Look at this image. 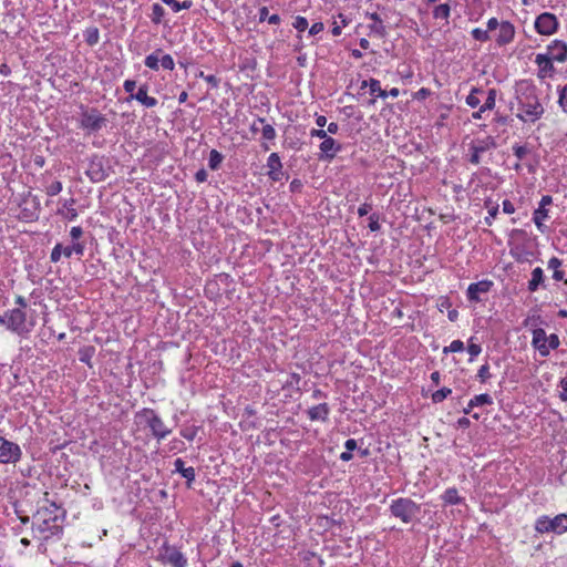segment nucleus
Returning a JSON list of instances; mask_svg holds the SVG:
<instances>
[{
  "instance_id": "11",
  "label": "nucleus",
  "mask_w": 567,
  "mask_h": 567,
  "mask_svg": "<svg viewBox=\"0 0 567 567\" xmlns=\"http://www.w3.org/2000/svg\"><path fill=\"white\" fill-rule=\"evenodd\" d=\"M494 147H496V143L494 138L491 136L474 142L471 145L472 154L470 157V162L474 165H478L481 162V154Z\"/></svg>"
},
{
  "instance_id": "63",
  "label": "nucleus",
  "mask_w": 567,
  "mask_h": 567,
  "mask_svg": "<svg viewBox=\"0 0 567 567\" xmlns=\"http://www.w3.org/2000/svg\"><path fill=\"white\" fill-rule=\"evenodd\" d=\"M165 4L169 6L174 12L179 11V2L176 0H162Z\"/></svg>"
},
{
  "instance_id": "16",
  "label": "nucleus",
  "mask_w": 567,
  "mask_h": 567,
  "mask_svg": "<svg viewBox=\"0 0 567 567\" xmlns=\"http://www.w3.org/2000/svg\"><path fill=\"white\" fill-rule=\"evenodd\" d=\"M532 343L539 351L540 355L547 357L549 354V347H547V336L544 329L538 328L533 331Z\"/></svg>"
},
{
  "instance_id": "53",
  "label": "nucleus",
  "mask_w": 567,
  "mask_h": 567,
  "mask_svg": "<svg viewBox=\"0 0 567 567\" xmlns=\"http://www.w3.org/2000/svg\"><path fill=\"white\" fill-rule=\"evenodd\" d=\"M123 87L125 92L130 93L131 95L135 94L134 90L136 87V82L134 80H126L123 84Z\"/></svg>"
},
{
  "instance_id": "46",
  "label": "nucleus",
  "mask_w": 567,
  "mask_h": 567,
  "mask_svg": "<svg viewBox=\"0 0 567 567\" xmlns=\"http://www.w3.org/2000/svg\"><path fill=\"white\" fill-rule=\"evenodd\" d=\"M198 427L190 426L181 431V435L188 441H193L197 434Z\"/></svg>"
},
{
  "instance_id": "43",
  "label": "nucleus",
  "mask_w": 567,
  "mask_h": 567,
  "mask_svg": "<svg viewBox=\"0 0 567 567\" xmlns=\"http://www.w3.org/2000/svg\"><path fill=\"white\" fill-rule=\"evenodd\" d=\"M62 190V183L59 181L53 182L47 187V195L55 196Z\"/></svg>"
},
{
  "instance_id": "20",
  "label": "nucleus",
  "mask_w": 567,
  "mask_h": 567,
  "mask_svg": "<svg viewBox=\"0 0 567 567\" xmlns=\"http://www.w3.org/2000/svg\"><path fill=\"white\" fill-rule=\"evenodd\" d=\"M147 85L143 84L138 87V91L135 94L131 95V99H135L138 101L142 105L146 107H154L157 105V100L153 96L147 95Z\"/></svg>"
},
{
  "instance_id": "7",
  "label": "nucleus",
  "mask_w": 567,
  "mask_h": 567,
  "mask_svg": "<svg viewBox=\"0 0 567 567\" xmlns=\"http://www.w3.org/2000/svg\"><path fill=\"white\" fill-rule=\"evenodd\" d=\"M22 456L21 447L3 436H0V463L16 464Z\"/></svg>"
},
{
  "instance_id": "47",
  "label": "nucleus",
  "mask_w": 567,
  "mask_h": 567,
  "mask_svg": "<svg viewBox=\"0 0 567 567\" xmlns=\"http://www.w3.org/2000/svg\"><path fill=\"white\" fill-rule=\"evenodd\" d=\"M477 378L480 379L481 382H485L486 380H488L491 378L488 364H483L478 369Z\"/></svg>"
},
{
  "instance_id": "44",
  "label": "nucleus",
  "mask_w": 567,
  "mask_h": 567,
  "mask_svg": "<svg viewBox=\"0 0 567 567\" xmlns=\"http://www.w3.org/2000/svg\"><path fill=\"white\" fill-rule=\"evenodd\" d=\"M292 25L298 31H305L308 28V20L305 17L298 16Z\"/></svg>"
},
{
  "instance_id": "21",
  "label": "nucleus",
  "mask_w": 567,
  "mask_h": 567,
  "mask_svg": "<svg viewBox=\"0 0 567 567\" xmlns=\"http://www.w3.org/2000/svg\"><path fill=\"white\" fill-rule=\"evenodd\" d=\"M174 466L175 471L186 478L187 486L190 487L192 482L195 481V468L192 466L185 467V462L182 458H176Z\"/></svg>"
},
{
  "instance_id": "40",
  "label": "nucleus",
  "mask_w": 567,
  "mask_h": 567,
  "mask_svg": "<svg viewBox=\"0 0 567 567\" xmlns=\"http://www.w3.org/2000/svg\"><path fill=\"white\" fill-rule=\"evenodd\" d=\"M472 37L476 41H481V42H485V41L489 40L488 31L480 29V28H476V29L472 30Z\"/></svg>"
},
{
  "instance_id": "49",
  "label": "nucleus",
  "mask_w": 567,
  "mask_h": 567,
  "mask_svg": "<svg viewBox=\"0 0 567 567\" xmlns=\"http://www.w3.org/2000/svg\"><path fill=\"white\" fill-rule=\"evenodd\" d=\"M369 228L371 231H378L380 229L379 217L377 215L370 216Z\"/></svg>"
},
{
  "instance_id": "55",
  "label": "nucleus",
  "mask_w": 567,
  "mask_h": 567,
  "mask_svg": "<svg viewBox=\"0 0 567 567\" xmlns=\"http://www.w3.org/2000/svg\"><path fill=\"white\" fill-rule=\"evenodd\" d=\"M560 386H561V392L559 394V398L561 401L566 402L567 401V378H564L560 380Z\"/></svg>"
},
{
  "instance_id": "5",
  "label": "nucleus",
  "mask_w": 567,
  "mask_h": 567,
  "mask_svg": "<svg viewBox=\"0 0 567 567\" xmlns=\"http://www.w3.org/2000/svg\"><path fill=\"white\" fill-rule=\"evenodd\" d=\"M535 529L540 534H563L567 530V514H559L553 518L548 516H540L535 523Z\"/></svg>"
},
{
  "instance_id": "17",
  "label": "nucleus",
  "mask_w": 567,
  "mask_h": 567,
  "mask_svg": "<svg viewBox=\"0 0 567 567\" xmlns=\"http://www.w3.org/2000/svg\"><path fill=\"white\" fill-rule=\"evenodd\" d=\"M515 28L508 21H503L499 24V32L496 39L498 45H505L511 43L514 40Z\"/></svg>"
},
{
  "instance_id": "15",
  "label": "nucleus",
  "mask_w": 567,
  "mask_h": 567,
  "mask_svg": "<svg viewBox=\"0 0 567 567\" xmlns=\"http://www.w3.org/2000/svg\"><path fill=\"white\" fill-rule=\"evenodd\" d=\"M268 175L272 181H280L282 177V164L277 153H271L267 159Z\"/></svg>"
},
{
  "instance_id": "60",
  "label": "nucleus",
  "mask_w": 567,
  "mask_h": 567,
  "mask_svg": "<svg viewBox=\"0 0 567 567\" xmlns=\"http://www.w3.org/2000/svg\"><path fill=\"white\" fill-rule=\"evenodd\" d=\"M310 135H311L312 137H319V138H321V140H326V138L328 137L327 131L321 130V128H320V130H312V131L310 132Z\"/></svg>"
},
{
  "instance_id": "13",
  "label": "nucleus",
  "mask_w": 567,
  "mask_h": 567,
  "mask_svg": "<svg viewBox=\"0 0 567 567\" xmlns=\"http://www.w3.org/2000/svg\"><path fill=\"white\" fill-rule=\"evenodd\" d=\"M548 58L553 61L565 62L567 60V44L563 41L555 40L548 45Z\"/></svg>"
},
{
  "instance_id": "14",
  "label": "nucleus",
  "mask_w": 567,
  "mask_h": 567,
  "mask_svg": "<svg viewBox=\"0 0 567 567\" xmlns=\"http://www.w3.org/2000/svg\"><path fill=\"white\" fill-rule=\"evenodd\" d=\"M535 63L539 68L538 75L542 79H545L547 76H551L555 72V68L553 64V60L548 58L547 54H537L535 59Z\"/></svg>"
},
{
  "instance_id": "37",
  "label": "nucleus",
  "mask_w": 567,
  "mask_h": 567,
  "mask_svg": "<svg viewBox=\"0 0 567 567\" xmlns=\"http://www.w3.org/2000/svg\"><path fill=\"white\" fill-rule=\"evenodd\" d=\"M159 64L163 69L172 71L175 66L174 60L169 54H161Z\"/></svg>"
},
{
  "instance_id": "28",
  "label": "nucleus",
  "mask_w": 567,
  "mask_h": 567,
  "mask_svg": "<svg viewBox=\"0 0 567 567\" xmlns=\"http://www.w3.org/2000/svg\"><path fill=\"white\" fill-rule=\"evenodd\" d=\"M442 498L446 504L451 505L460 504L462 502V498L458 496L457 489L454 487L447 488L444 492Z\"/></svg>"
},
{
  "instance_id": "62",
  "label": "nucleus",
  "mask_w": 567,
  "mask_h": 567,
  "mask_svg": "<svg viewBox=\"0 0 567 567\" xmlns=\"http://www.w3.org/2000/svg\"><path fill=\"white\" fill-rule=\"evenodd\" d=\"M499 22L496 18H491L488 21H487V31H493L495 30L496 28H499Z\"/></svg>"
},
{
  "instance_id": "58",
  "label": "nucleus",
  "mask_w": 567,
  "mask_h": 567,
  "mask_svg": "<svg viewBox=\"0 0 567 567\" xmlns=\"http://www.w3.org/2000/svg\"><path fill=\"white\" fill-rule=\"evenodd\" d=\"M207 176H208L207 172H206L204 168H202V169H199V171L195 174V179H196V182H198V183H204V182H206V181H207Z\"/></svg>"
},
{
  "instance_id": "3",
  "label": "nucleus",
  "mask_w": 567,
  "mask_h": 567,
  "mask_svg": "<svg viewBox=\"0 0 567 567\" xmlns=\"http://www.w3.org/2000/svg\"><path fill=\"white\" fill-rule=\"evenodd\" d=\"M137 416L144 420L151 429L152 435L157 441L165 439L172 432V430L164 424L163 420L152 409L142 410Z\"/></svg>"
},
{
  "instance_id": "31",
  "label": "nucleus",
  "mask_w": 567,
  "mask_h": 567,
  "mask_svg": "<svg viewBox=\"0 0 567 567\" xmlns=\"http://www.w3.org/2000/svg\"><path fill=\"white\" fill-rule=\"evenodd\" d=\"M548 217V210L546 208H537L535 212H534V223L535 225L537 226V228L543 231V227H544V224H543V220L546 219Z\"/></svg>"
},
{
  "instance_id": "38",
  "label": "nucleus",
  "mask_w": 567,
  "mask_h": 567,
  "mask_svg": "<svg viewBox=\"0 0 567 567\" xmlns=\"http://www.w3.org/2000/svg\"><path fill=\"white\" fill-rule=\"evenodd\" d=\"M261 134L262 137L267 141H272L276 137V131L274 126L266 123L262 124Z\"/></svg>"
},
{
  "instance_id": "23",
  "label": "nucleus",
  "mask_w": 567,
  "mask_h": 567,
  "mask_svg": "<svg viewBox=\"0 0 567 567\" xmlns=\"http://www.w3.org/2000/svg\"><path fill=\"white\" fill-rule=\"evenodd\" d=\"M369 18L373 21V23L369 25L370 31L377 34L379 38H384L386 35V29L380 16L373 12L369 14Z\"/></svg>"
},
{
  "instance_id": "39",
  "label": "nucleus",
  "mask_w": 567,
  "mask_h": 567,
  "mask_svg": "<svg viewBox=\"0 0 567 567\" xmlns=\"http://www.w3.org/2000/svg\"><path fill=\"white\" fill-rule=\"evenodd\" d=\"M164 16V9L158 3H154L152 7V20L155 23H159Z\"/></svg>"
},
{
  "instance_id": "2",
  "label": "nucleus",
  "mask_w": 567,
  "mask_h": 567,
  "mask_svg": "<svg viewBox=\"0 0 567 567\" xmlns=\"http://www.w3.org/2000/svg\"><path fill=\"white\" fill-rule=\"evenodd\" d=\"M420 505H417L411 498L404 497L393 501L390 506L391 514L405 524L411 523L420 513Z\"/></svg>"
},
{
  "instance_id": "56",
  "label": "nucleus",
  "mask_w": 567,
  "mask_h": 567,
  "mask_svg": "<svg viewBox=\"0 0 567 567\" xmlns=\"http://www.w3.org/2000/svg\"><path fill=\"white\" fill-rule=\"evenodd\" d=\"M558 103L560 107L567 112V94L564 93V87L559 92V100Z\"/></svg>"
},
{
  "instance_id": "32",
  "label": "nucleus",
  "mask_w": 567,
  "mask_h": 567,
  "mask_svg": "<svg viewBox=\"0 0 567 567\" xmlns=\"http://www.w3.org/2000/svg\"><path fill=\"white\" fill-rule=\"evenodd\" d=\"M84 252V245L81 243H74L71 246H68L63 249V255L66 258H70L73 254H76L79 256H82Z\"/></svg>"
},
{
  "instance_id": "33",
  "label": "nucleus",
  "mask_w": 567,
  "mask_h": 567,
  "mask_svg": "<svg viewBox=\"0 0 567 567\" xmlns=\"http://www.w3.org/2000/svg\"><path fill=\"white\" fill-rule=\"evenodd\" d=\"M496 90H488L485 103L481 106V112L491 111L495 107Z\"/></svg>"
},
{
  "instance_id": "52",
  "label": "nucleus",
  "mask_w": 567,
  "mask_h": 567,
  "mask_svg": "<svg viewBox=\"0 0 567 567\" xmlns=\"http://www.w3.org/2000/svg\"><path fill=\"white\" fill-rule=\"evenodd\" d=\"M323 29H324V27H323L322 22H316L310 27L309 34L316 35V34L320 33L321 31H323Z\"/></svg>"
},
{
  "instance_id": "6",
  "label": "nucleus",
  "mask_w": 567,
  "mask_h": 567,
  "mask_svg": "<svg viewBox=\"0 0 567 567\" xmlns=\"http://www.w3.org/2000/svg\"><path fill=\"white\" fill-rule=\"evenodd\" d=\"M519 105L523 110L524 114H517V117L522 121L530 120L535 122L536 120L540 118L544 114V107L539 103L537 96L529 95L526 96L524 100L519 101Z\"/></svg>"
},
{
  "instance_id": "25",
  "label": "nucleus",
  "mask_w": 567,
  "mask_h": 567,
  "mask_svg": "<svg viewBox=\"0 0 567 567\" xmlns=\"http://www.w3.org/2000/svg\"><path fill=\"white\" fill-rule=\"evenodd\" d=\"M544 281V271L537 267L532 271V279L528 282V290L534 292L538 289V286Z\"/></svg>"
},
{
  "instance_id": "34",
  "label": "nucleus",
  "mask_w": 567,
  "mask_h": 567,
  "mask_svg": "<svg viewBox=\"0 0 567 567\" xmlns=\"http://www.w3.org/2000/svg\"><path fill=\"white\" fill-rule=\"evenodd\" d=\"M450 12H451V8L449 4H446V3L440 4V6L435 7V9L433 10V17L435 19L447 20L450 17Z\"/></svg>"
},
{
  "instance_id": "30",
  "label": "nucleus",
  "mask_w": 567,
  "mask_h": 567,
  "mask_svg": "<svg viewBox=\"0 0 567 567\" xmlns=\"http://www.w3.org/2000/svg\"><path fill=\"white\" fill-rule=\"evenodd\" d=\"M223 159H224V156L217 150H212L209 153V162H208L210 169H213V171L218 169Z\"/></svg>"
},
{
  "instance_id": "54",
  "label": "nucleus",
  "mask_w": 567,
  "mask_h": 567,
  "mask_svg": "<svg viewBox=\"0 0 567 567\" xmlns=\"http://www.w3.org/2000/svg\"><path fill=\"white\" fill-rule=\"evenodd\" d=\"M497 213H498V206H492L488 209V216L485 217V221L487 225H492V219H494L496 217Z\"/></svg>"
},
{
  "instance_id": "19",
  "label": "nucleus",
  "mask_w": 567,
  "mask_h": 567,
  "mask_svg": "<svg viewBox=\"0 0 567 567\" xmlns=\"http://www.w3.org/2000/svg\"><path fill=\"white\" fill-rule=\"evenodd\" d=\"M341 150V145L336 142L332 137L328 136L320 144V151L322 152V156L332 159L336 154Z\"/></svg>"
},
{
  "instance_id": "9",
  "label": "nucleus",
  "mask_w": 567,
  "mask_h": 567,
  "mask_svg": "<svg viewBox=\"0 0 567 567\" xmlns=\"http://www.w3.org/2000/svg\"><path fill=\"white\" fill-rule=\"evenodd\" d=\"M557 28L558 21L553 13L544 12L535 20V29L539 34L550 35L556 32Z\"/></svg>"
},
{
  "instance_id": "27",
  "label": "nucleus",
  "mask_w": 567,
  "mask_h": 567,
  "mask_svg": "<svg viewBox=\"0 0 567 567\" xmlns=\"http://www.w3.org/2000/svg\"><path fill=\"white\" fill-rule=\"evenodd\" d=\"M560 266H561V260L558 259L557 257H551L548 260V268L554 270L553 278L557 281H560L564 279V272L561 270H559Z\"/></svg>"
},
{
  "instance_id": "57",
  "label": "nucleus",
  "mask_w": 567,
  "mask_h": 567,
  "mask_svg": "<svg viewBox=\"0 0 567 567\" xmlns=\"http://www.w3.org/2000/svg\"><path fill=\"white\" fill-rule=\"evenodd\" d=\"M372 209V205L371 204H368V203H364L362 204L359 209H358V214L360 217L362 216H365L368 215Z\"/></svg>"
},
{
  "instance_id": "18",
  "label": "nucleus",
  "mask_w": 567,
  "mask_h": 567,
  "mask_svg": "<svg viewBox=\"0 0 567 567\" xmlns=\"http://www.w3.org/2000/svg\"><path fill=\"white\" fill-rule=\"evenodd\" d=\"M491 287L492 282L488 280L471 284L467 288V298L472 301H480V293L488 292Z\"/></svg>"
},
{
  "instance_id": "41",
  "label": "nucleus",
  "mask_w": 567,
  "mask_h": 567,
  "mask_svg": "<svg viewBox=\"0 0 567 567\" xmlns=\"http://www.w3.org/2000/svg\"><path fill=\"white\" fill-rule=\"evenodd\" d=\"M86 42L90 45H94L99 42V30L96 28L86 31Z\"/></svg>"
},
{
  "instance_id": "12",
  "label": "nucleus",
  "mask_w": 567,
  "mask_h": 567,
  "mask_svg": "<svg viewBox=\"0 0 567 567\" xmlns=\"http://www.w3.org/2000/svg\"><path fill=\"white\" fill-rule=\"evenodd\" d=\"M86 175L94 183L102 182L106 178L107 173L103 166L102 158L94 157L91 159L86 169Z\"/></svg>"
},
{
  "instance_id": "45",
  "label": "nucleus",
  "mask_w": 567,
  "mask_h": 567,
  "mask_svg": "<svg viewBox=\"0 0 567 567\" xmlns=\"http://www.w3.org/2000/svg\"><path fill=\"white\" fill-rule=\"evenodd\" d=\"M63 247L61 244H56L54 246V248L52 249L51 251V256H50V259L52 262H58L61 258V256L63 255Z\"/></svg>"
},
{
  "instance_id": "64",
  "label": "nucleus",
  "mask_w": 567,
  "mask_h": 567,
  "mask_svg": "<svg viewBox=\"0 0 567 567\" xmlns=\"http://www.w3.org/2000/svg\"><path fill=\"white\" fill-rule=\"evenodd\" d=\"M553 202L551 196L545 195L542 197L538 208H546L547 205H550Z\"/></svg>"
},
{
  "instance_id": "1",
  "label": "nucleus",
  "mask_w": 567,
  "mask_h": 567,
  "mask_svg": "<svg viewBox=\"0 0 567 567\" xmlns=\"http://www.w3.org/2000/svg\"><path fill=\"white\" fill-rule=\"evenodd\" d=\"M6 327L11 332L25 337L32 331L34 321L32 319L28 320L24 310L11 309L7 311Z\"/></svg>"
},
{
  "instance_id": "29",
  "label": "nucleus",
  "mask_w": 567,
  "mask_h": 567,
  "mask_svg": "<svg viewBox=\"0 0 567 567\" xmlns=\"http://www.w3.org/2000/svg\"><path fill=\"white\" fill-rule=\"evenodd\" d=\"M493 403V399L489 394H478L475 395L473 399L470 400V408L480 406V405H489Z\"/></svg>"
},
{
  "instance_id": "51",
  "label": "nucleus",
  "mask_w": 567,
  "mask_h": 567,
  "mask_svg": "<svg viewBox=\"0 0 567 567\" xmlns=\"http://www.w3.org/2000/svg\"><path fill=\"white\" fill-rule=\"evenodd\" d=\"M467 351L471 354V357L474 358V357H477L481 353L482 348H481L480 344L470 343L468 347H467Z\"/></svg>"
},
{
  "instance_id": "22",
  "label": "nucleus",
  "mask_w": 567,
  "mask_h": 567,
  "mask_svg": "<svg viewBox=\"0 0 567 567\" xmlns=\"http://www.w3.org/2000/svg\"><path fill=\"white\" fill-rule=\"evenodd\" d=\"M308 415L311 421H326L329 415V406L327 403H321L308 410Z\"/></svg>"
},
{
  "instance_id": "10",
  "label": "nucleus",
  "mask_w": 567,
  "mask_h": 567,
  "mask_svg": "<svg viewBox=\"0 0 567 567\" xmlns=\"http://www.w3.org/2000/svg\"><path fill=\"white\" fill-rule=\"evenodd\" d=\"M106 124V118L100 114L96 110H92L91 112H85L82 114L81 125L84 128H89L91 131H100Z\"/></svg>"
},
{
  "instance_id": "59",
  "label": "nucleus",
  "mask_w": 567,
  "mask_h": 567,
  "mask_svg": "<svg viewBox=\"0 0 567 567\" xmlns=\"http://www.w3.org/2000/svg\"><path fill=\"white\" fill-rule=\"evenodd\" d=\"M82 234H83V230L81 227L76 226V227L71 228L70 236L73 240L79 239L82 236Z\"/></svg>"
},
{
  "instance_id": "26",
  "label": "nucleus",
  "mask_w": 567,
  "mask_h": 567,
  "mask_svg": "<svg viewBox=\"0 0 567 567\" xmlns=\"http://www.w3.org/2000/svg\"><path fill=\"white\" fill-rule=\"evenodd\" d=\"M162 53L163 50L157 49L152 54L147 55L144 61L145 65L151 70L157 71L159 68V58Z\"/></svg>"
},
{
  "instance_id": "50",
  "label": "nucleus",
  "mask_w": 567,
  "mask_h": 567,
  "mask_svg": "<svg viewBox=\"0 0 567 567\" xmlns=\"http://www.w3.org/2000/svg\"><path fill=\"white\" fill-rule=\"evenodd\" d=\"M547 342H548L547 347H549V350L556 349L559 346V338L557 334L553 333L549 337H547Z\"/></svg>"
},
{
  "instance_id": "36",
  "label": "nucleus",
  "mask_w": 567,
  "mask_h": 567,
  "mask_svg": "<svg viewBox=\"0 0 567 567\" xmlns=\"http://www.w3.org/2000/svg\"><path fill=\"white\" fill-rule=\"evenodd\" d=\"M452 393V390L449 389V388H443L441 390H437L435 391L433 394H432V400L434 403H440L442 402L444 399L447 398V395H450Z\"/></svg>"
},
{
  "instance_id": "48",
  "label": "nucleus",
  "mask_w": 567,
  "mask_h": 567,
  "mask_svg": "<svg viewBox=\"0 0 567 567\" xmlns=\"http://www.w3.org/2000/svg\"><path fill=\"white\" fill-rule=\"evenodd\" d=\"M513 151H514V154L515 156L522 161L525 158V156L528 154V150L526 146H522V145H514L513 146Z\"/></svg>"
},
{
  "instance_id": "42",
  "label": "nucleus",
  "mask_w": 567,
  "mask_h": 567,
  "mask_svg": "<svg viewBox=\"0 0 567 567\" xmlns=\"http://www.w3.org/2000/svg\"><path fill=\"white\" fill-rule=\"evenodd\" d=\"M464 349V343L461 341V340H454L451 342V344L449 347H445L443 352L446 353V352H460V351H463Z\"/></svg>"
},
{
  "instance_id": "4",
  "label": "nucleus",
  "mask_w": 567,
  "mask_h": 567,
  "mask_svg": "<svg viewBox=\"0 0 567 567\" xmlns=\"http://www.w3.org/2000/svg\"><path fill=\"white\" fill-rule=\"evenodd\" d=\"M56 511L58 506L55 505V503H50L49 506H42L37 511L34 518L38 520V532H50L51 534H54L53 529L58 528L56 525H53V523H55L58 519V515L55 513Z\"/></svg>"
},
{
  "instance_id": "35",
  "label": "nucleus",
  "mask_w": 567,
  "mask_h": 567,
  "mask_svg": "<svg viewBox=\"0 0 567 567\" xmlns=\"http://www.w3.org/2000/svg\"><path fill=\"white\" fill-rule=\"evenodd\" d=\"M481 92H482V90H480V89H473L466 97V104L471 107H476L481 103V101L477 96V94Z\"/></svg>"
},
{
  "instance_id": "24",
  "label": "nucleus",
  "mask_w": 567,
  "mask_h": 567,
  "mask_svg": "<svg viewBox=\"0 0 567 567\" xmlns=\"http://www.w3.org/2000/svg\"><path fill=\"white\" fill-rule=\"evenodd\" d=\"M369 86L370 93L372 95H377L379 97L385 99L388 96V91L381 89L380 81L375 79H370L369 81H363L361 84V89Z\"/></svg>"
},
{
  "instance_id": "8",
  "label": "nucleus",
  "mask_w": 567,
  "mask_h": 567,
  "mask_svg": "<svg viewBox=\"0 0 567 567\" xmlns=\"http://www.w3.org/2000/svg\"><path fill=\"white\" fill-rule=\"evenodd\" d=\"M159 559L173 567H187V559L175 547L164 544L159 551Z\"/></svg>"
},
{
  "instance_id": "61",
  "label": "nucleus",
  "mask_w": 567,
  "mask_h": 567,
  "mask_svg": "<svg viewBox=\"0 0 567 567\" xmlns=\"http://www.w3.org/2000/svg\"><path fill=\"white\" fill-rule=\"evenodd\" d=\"M503 212L505 214H513L515 212V207L509 200L506 199L503 202Z\"/></svg>"
}]
</instances>
